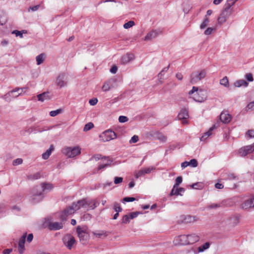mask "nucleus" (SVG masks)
<instances>
[{"mask_svg":"<svg viewBox=\"0 0 254 254\" xmlns=\"http://www.w3.org/2000/svg\"><path fill=\"white\" fill-rule=\"evenodd\" d=\"M97 207L96 201L94 199H83L73 203L72 205L64 209L61 216V219L65 220L67 217L73 214L75 211L83 208L84 210L94 209Z\"/></svg>","mask_w":254,"mask_h":254,"instance_id":"nucleus-1","label":"nucleus"},{"mask_svg":"<svg viewBox=\"0 0 254 254\" xmlns=\"http://www.w3.org/2000/svg\"><path fill=\"white\" fill-rule=\"evenodd\" d=\"M189 95H192L193 99L196 102H202L206 99L205 91L202 90H198V88L193 86L192 89L189 91Z\"/></svg>","mask_w":254,"mask_h":254,"instance_id":"nucleus-2","label":"nucleus"},{"mask_svg":"<svg viewBox=\"0 0 254 254\" xmlns=\"http://www.w3.org/2000/svg\"><path fill=\"white\" fill-rule=\"evenodd\" d=\"M206 72L204 69L197 70L193 72L190 75V82L195 84L206 76Z\"/></svg>","mask_w":254,"mask_h":254,"instance_id":"nucleus-3","label":"nucleus"},{"mask_svg":"<svg viewBox=\"0 0 254 254\" xmlns=\"http://www.w3.org/2000/svg\"><path fill=\"white\" fill-rule=\"evenodd\" d=\"M63 153L69 158H73L80 154L81 149L79 146L74 147H65L62 150Z\"/></svg>","mask_w":254,"mask_h":254,"instance_id":"nucleus-4","label":"nucleus"},{"mask_svg":"<svg viewBox=\"0 0 254 254\" xmlns=\"http://www.w3.org/2000/svg\"><path fill=\"white\" fill-rule=\"evenodd\" d=\"M64 245L68 249L71 250L76 245V241L74 237L70 234L65 235L63 239Z\"/></svg>","mask_w":254,"mask_h":254,"instance_id":"nucleus-5","label":"nucleus"},{"mask_svg":"<svg viewBox=\"0 0 254 254\" xmlns=\"http://www.w3.org/2000/svg\"><path fill=\"white\" fill-rule=\"evenodd\" d=\"M76 232L78 234L80 242L83 245H86L89 239V235L87 232L86 229H83L78 227L76 229Z\"/></svg>","mask_w":254,"mask_h":254,"instance_id":"nucleus-6","label":"nucleus"},{"mask_svg":"<svg viewBox=\"0 0 254 254\" xmlns=\"http://www.w3.org/2000/svg\"><path fill=\"white\" fill-rule=\"evenodd\" d=\"M254 151V143L252 144L244 146L238 150V155L241 157H245L249 154Z\"/></svg>","mask_w":254,"mask_h":254,"instance_id":"nucleus-7","label":"nucleus"},{"mask_svg":"<svg viewBox=\"0 0 254 254\" xmlns=\"http://www.w3.org/2000/svg\"><path fill=\"white\" fill-rule=\"evenodd\" d=\"M100 139L104 142L109 141L117 137L116 133L112 130H108L100 135Z\"/></svg>","mask_w":254,"mask_h":254,"instance_id":"nucleus-8","label":"nucleus"},{"mask_svg":"<svg viewBox=\"0 0 254 254\" xmlns=\"http://www.w3.org/2000/svg\"><path fill=\"white\" fill-rule=\"evenodd\" d=\"M67 82V76L64 73L60 74L56 80V84L60 88L66 86Z\"/></svg>","mask_w":254,"mask_h":254,"instance_id":"nucleus-9","label":"nucleus"},{"mask_svg":"<svg viewBox=\"0 0 254 254\" xmlns=\"http://www.w3.org/2000/svg\"><path fill=\"white\" fill-rule=\"evenodd\" d=\"M187 235H182L176 237L173 240V243L175 245H187Z\"/></svg>","mask_w":254,"mask_h":254,"instance_id":"nucleus-10","label":"nucleus"},{"mask_svg":"<svg viewBox=\"0 0 254 254\" xmlns=\"http://www.w3.org/2000/svg\"><path fill=\"white\" fill-rule=\"evenodd\" d=\"M139 214V212H134L130 213L128 214L125 215L123 216L121 222L122 224H128L129 223L130 220L133 218H136L138 215Z\"/></svg>","mask_w":254,"mask_h":254,"instance_id":"nucleus-11","label":"nucleus"},{"mask_svg":"<svg viewBox=\"0 0 254 254\" xmlns=\"http://www.w3.org/2000/svg\"><path fill=\"white\" fill-rule=\"evenodd\" d=\"M231 14V12L223 10L218 17L217 20L218 23L221 24L224 23Z\"/></svg>","mask_w":254,"mask_h":254,"instance_id":"nucleus-12","label":"nucleus"},{"mask_svg":"<svg viewBox=\"0 0 254 254\" xmlns=\"http://www.w3.org/2000/svg\"><path fill=\"white\" fill-rule=\"evenodd\" d=\"M112 161L109 158V157H104L102 158V162L98 166V171L101 170L106 167L111 165Z\"/></svg>","mask_w":254,"mask_h":254,"instance_id":"nucleus-13","label":"nucleus"},{"mask_svg":"<svg viewBox=\"0 0 254 254\" xmlns=\"http://www.w3.org/2000/svg\"><path fill=\"white\" fill-rule=\"evenodd\" d=\"M189 111L187 109H182L178 115L179 120H183L182 124L187 123V119L189 118Z\"/></svg>","mask_w":254,"mask_h":254,"instance_id":"nucleus-14","label":"nucleus"},{"mask_svg":"<svg viewBox=\"0 0 254 254\" xmlns=\"http://www.w3.org/2000/svg\"><path fill=\"white\" fill-rule=\"evenodd\" d=\"M26 236L27 233H24L19 239L18 242V252L20 254H23L24 251V244L25 242Z\"/></svg>","mask_w":254,"mask_h":254,"instance_id":"nucleus-15","label":"nucleus"},{"mask_svg":"<svg viewBox=\"0 0 254 254\" xmlns=\"http://www.w3.org/2000/svg\"><path fill=\"white\" fill-rule=\"evenodd\" d=\"M231 116L227 111L222 112L220 115V120L224 123H229L231 121Z\"/></svg>","mask_w":254,"mask_h":254,"instance_id":"nucleus-16","label":"nucleus"},{"mask_svg":"<svg viewBox=\"0 0 254 254\" xmlns=\"http://www.w3.org/2000/svg\"><path fill=\"white\" fill-rule=\"evenodd\" d=\"M63 224L62 222H51L48 224V228L50 230H58L63 228Z\"/></svg>","mask_w":254,"mask_h":254,"instance_id":"nucleus-17","label":"nucleus"},{"mask_svg":"<svg viewBox=\"0 0 254 254\" xmlns=\"http://www.w3.org/2000/svg\"><path fill=\"white\" fill-rule=\"evenodd\" d=\"M187 235L188 245L193 244L199 240V236L195 234Z\"/></svg>","mask_w":254,"mask_h":254,"instance_id":"nucleus-18","label":"nucleus"},{"mask_svg":"<svg viewBox=\"0 0 254 254\" xmlns=\"http://www.w3.org/2000/svg\"><path fill=\"white\" fill-rule=\"evenodd\" d=\"M155 169V168L153 167H148L143 169L140 170L138 172V173L135 175L136 178H138V177L144 175L146 174H149L152 171Z\"/></svg>","mask_w":254,"mask_h":254,"instance_id":"nucleus-19","label":"nucleus"},{"mask_svg":"<svg viewBox=\"0 0 254 254\" xmlns=\"http://www.w3.org/2000/svg\"><path fill=\"white\" fill-rule=\"evenodd\" d=\"M133 59V55L132 54L127 53L124 55L121 60V63L125 64L129 63Z\"/></svg>","mask_w":254,"mask_h":254,"instance_id":"nucleus-20","label":"nucleus"},{"mask_svg":"<svg viewBox=\"0 0 254 254\" xmlns=\"http://www.w3.org/2000/svg\"><path fill=\"white\" fill-rule=\"evenodd\" d=\"M113 80H109L103 84L102 87V90L104 92H106L109 91L113 87Z\"/></svg>","mask_w":254,"mask_h":254,"instance_id":"nucleus-21","label":"nucleus"},{"mask_svg":"<svg viewBox=\"0 0 254 254\" xmlns=\"http://www.w3.org/2000/svg\"><path fill=\"white\" fill-rule=\"evenodd\" d=\"M92 234L95 237L98 238H104L108 236V233L103 230L94 231Z\"/></svg>","mask_w":254,"mask_h":254,"instance_id":"nucleus-22","label":"nucleus"},{"mask_svg":"<svg viewBox=\"0 0 254 254\" xmlns=\"http://www.w3.org/2000/svg\"><path fill=\"white\" fill-rule=\"evenodd\" d=\"M158 35V33L156 31L152 30L149 32L144 37L145 41H148L155 38Z\"/></svg>","mask_w":254,"mask_h":254,"instance_id":"nucleus-23","label":"nucleus"},{"mask_svg":"<svg viewBox=\"0 0 254 254\" xmlns=\"http://www.w3.org/2000/svg\"><path fill=\"white\" fill-rule=\"evenodd\" d=\"M248 85V83L243 79L237 80L234 83L235 86L237 87H240L241 86L247 87Z\"/></svg>","mask_w":254,"mask_h":254,"instance_id":"nucleus-24","label":"nucleus"},{"mask_svg":"<svg viewBox=\"0 0 254 254\" xmlns=\"http://www.w3.org/2000/svg\"><path fill=\"white\" fill-rule=\"evenodd\" d=\"M214 128H215V126L213 125L209 128L208 131L205 132L204 134L201 136L200 138L201 141H205L206 138L211 134V132Z\"/></svg>","mask_w":254,"mask_h":254,"instance_id":"nucleus-25","label":"nucleus"},{"mask_svg":"<svg viewBox=\"0 0 254 254\" xmlns=\"http://www.w3.org/2000/svg\"><path fill=\"white\" fill-rule=\"evenodd\" d=\"M197 220L196 218L194 216L187 215L184 217L183 219L184 222L188 223H193L196 221Z\"/></svg>","mask_w":254,"mask_h":254,"instance_id":"nucleus-26","label":"nucleus"},{"mask_svg":"<svg viewBox=\"0 0 254 254\" xmlns=\"http://www.w3.org/2000/svg\"><path fill=\"white\" fill-rule=\"evenodd\" d=\"M54 146L53 145H51L50 146V147L49 149H48L46 152L44 153L43 154H42V158L44 159H47L49 156H50V155L51 154L52 151L54 150Z\"/></svg>","mask_w":254,"mask_h":254,"instance_id":"nucleus-27","label":"nucleus"},{"mask_svg":"<svg viewBox=\"0 0 254 254\" xmlns=\"http://www.w3.org/2000/svg\"><path fill=\"white\" fill-rule=\"evenodd\" d=\"M253 207L251 198L245 201L241 204V208L243 209H248Z\"/></svg>","mask_w":254,"mask_h":254,"instance_id":"nucleus-28","label":"nucleus"},{"mask_svg":"<svg viewBox=\"0 0 254 254\" xmlns=\"http://www.w3.org/2000/svg\"><path fill=\"white\" fill-rule=\"evenodd\" d=\"M45 59V55L44 53H42L38 56H37L36 58V60L37 62V64L39 65L43 63Z\"/></svg>","mask_w":254,"mask_h":254,"instance_id":"nucleus-29","label":"nucleus"},{"mask_svg":"<svg viewBox=\"0 0 254 254\" xmlns=\"http://www.w3.org/2000/svg\"><path fill=\"white\" fill-rule=\"evenodd\" d=\"M41 199V193L38 194L34 193L32 196V201L33 203L39 202Z\"/></svg>","mask_w":254,"mask_h":254,"instance_id":"nucleus-30","label":"nucleus"},{"mask_svg":"<svg viewBox=\"0 0 254 254\" xmlns=\"http://www.w3.org/2000/svg\"><path fill=\"white\" fill-rule=\"evenodd\" d=\"M210 246V244L209 242H206L205 244H204L203 245L200 246L198 248V252L199 253L202 252L204 250L207 249L209 248Z\"/></svg>","mask_w":254,"mask_h":254,"instance_id":"nucleus-31","label":"nucleus"},{"mask_svg":"<svg viewBox=\"0 0 254 254\" xmlns=\"http://www.w3.org/2000/svg\"><path fill=\"white\" fill-rule=\"evenodd\" d=\"M209 22V19L206 16H205V18L202 22V23L200 25V29H204L207 27Z\"/></svg>","mask_w":254,"mask_h":254,"instance_id":"nucleus-32","label":"nucleus"},{"mask_svg":"<svg viewBox=\"0 0 254 254\" xmlns=\"http://www.w3.org/2000/svg\"><path fill=\"white\" fill-rule=\"evenodd\" d=\"M47 94H48V93H47L46 92L39 94L38 95H37V98H38V100L43 102L45 100L48 99Z\"/></svg>","mask_w":254,"mask_h":254,"instance_id":"nucleus-33","label":"nucleus"},{"mask_svg":"<svg viewBox=\"0 0 254 254\" xmlns=\"http://www.w3.org/2000/svg\"><path fill=\"white\" fill-rule=\"evenodd\" d=\"M220 84L226 87H228L229 86V81L227 77L225 76L221 79L220 80Z\"/></svg>","mask_w":254,"mask_h":254,"instance_id":"nucleus-34","label":"nucleus"},{"mask_svg":"<svg viewBox=\"0 0 254 254\" xmlns=\"http://www.w3.org/2000/svg\"><path fill=\"white\" fill-rule=\"evenodd\" d=\"M63 112V109H59L55 111H52L49 114L51 117H55Z\"/></svg>","mask_w":254,"mask_h":254,"instance_id":"nucleus-35","label":"nucleus"},{"mask_svg":"<svg viewBox=\"0 0 254 254\" xmlns=\"http://www.w3.org/2000/svg\"><path fill=\"white\" fill-rule=\"evenodd\" d=\"M135 25V23L132 20H130L128 22L124 24V28L125 29H128Z\"/></svg>","mask_w":254,"mask_h":254,"instance_id":"nucleus-36","label":"nucleus"},{"mask_svg":"<svg viewBox=\"0 0 254 254\" xmlns=\"http://www.w3.org/2000/svg\"><path fill=\"white\" fill-rule=\"evenodd\" d=\"M232 6V5L228 1H227V2L224 5L223 10H226L227 12H231V13H232L233 10L231 8Z\"/></svg>","mask_w":254,"mask_h":254,"instance_id":"nucleus-37","label":"nucleus"},{"mask_svg":"<svg viewBox=\"0 0 254 254\" xmlns=\"http://www.w3.org/2000/svg\"><path fill=\"white\" fill-rule=\"evenodd\" d=\"M94 127V125L93 123L90 122L86 124L84 127L83 130L84 131H87Z\"/></svg>","mask_w":254,"mask_h":254,"instance_id":"nucleus-38","label":"nucleus"},{"mask_svg":"<svg viewBox=\"0 0 254 254\" xmlns=\"http://www.w3.org/2000/svg\"><path fill=\"white\" fill-rule=\"evenodd\" d=\"M114 209L115 211L117 212H121L122 210V208L121 207L120 204L118 202H115L114 204Z\"/></svg>","mask_w":254,"mask_h":254,"instance_id":"nucleus-39","label":"nucleus"},{"mask_svg":"<svg viewBox=\"0 0 254 254\" xmlns=\"http://www.w3.org/2000/svg\"><path fill=\"white\" fill-rule=\"evenodd\" d=\"M27 32L25 30L19 31L18 30H14L12 33L15 34L16 36H20V37H23V33H26Z\"/></svg>","mask_w":254,"mask_h":254,"instance_id":"nucleus-40","label":"nucleus"},{"mask_svg":"<svg viewBox=\"0 0 254 254\" xmlns=\"http://www.w3.org/2000/svg\"><path fill=\"white\" fill-rule=\"evenodd\" d=\"M42 190H51L53 188V186L51 184H43L42 185Z\"/></svg>","mask_w":254,"mask_h":254,"instance_id":"nucleus-41","label":"nucleus"},{"mask_svg":"<svg viewBox=\"0 0 254 254\" xmlns=\"http://www.w3.org/2000/svg\"><path fill=\"white\" fill-rule=\"evenodd\" d=\"M181 195V194L178 192V188L177 187H175V186H174L173 188L172 189L171 192V195Z\"/></svg>","mask_w":254,"mask_h":254,"instance_id":"nucleus-42","label":"nucleus"},{"mask_svg":"<svg viewBox=\"0 0 254 254\" xmlns=\"http://www.w3.org/2000/svg\"><path fill=\"white\" fill-rule=\"evenodd\" d=\"M215 30V28L208 27L204 31V34L206 35L211 34L213 31Z\"/></svg>","mask_w":254,"mask_h":254,"instance_id":"nucleus-43","label":"nucleus"},{"mask_svg":"<svg viewBox=\"0 0 254 254\" xmlns=\"http://www.w3.org/2000/svg\"><path fill=\"white\" fill-rule=\"evenodd\" d=\"M189 165H190L193 167H196L198 165L197 162L195 159H191L190 162H189Z\"/></svg>","mask_w":254,"mask_h":254,"instance_id":"nucleus-44","label":"nucleus"},{"mask_svg":"<svg viewBox=\"0 0 254 254\" xmlns=\"http://www.w3.org/2000/svg\"><path fill=\"white\" fill-rule=\"evenodd\" d=\"M22 162H23V160H22V159H21V158H17L16 159H15L13 161V165L14 166H16V165H20V164H21L22 163Z\"/></svg>","mask_w":254,"mask_h":254,"instance_id":"nucleus-45","label":"nucleus"},{"mask_svg":"<svg viewBox=\"0 0 254 254\" xmlns=\"http://www.w3.org/2000/svg\"><path fill=\"white\" fill-rule=\"evenodd\" d=\"M182 182V178L181 176L178 177L176 179V183L174 185L175 187H178L180 184Z\"/></svg>","mask_w":254,"mask_h":254,"instance_id":"nucleus-46","label":"nucleus"},{"mask_svg":"<svg viewBox=\"0 0 254 254\" xmlns=\"http://www.w3.org/2000/svg\"><path fill=\"white\" fill-rule=\"evenodd\" d=\"M135 200L134 197H126L123 199V202H131Z\"/></svg>","mask_w":254,"mask_h":254,"instance_id":"nucleus-47","label":"nucleus"},{"mask_svg":"<svg viewBox=\"0 0 254 254\" xmlns=\"http://www.w3.org/2000/svg\"><path fill=\"white\" fill-rule=\"evenodd\" d=\"M138 140V137L137 135H133L129 140L130 143H136Z\"/></svg>","mask_w":254,"mask_h":254,"instance_id":"nucleus-48","label":"nucleus"},{"mask_svg":"<svg viewBox=\"0 0 254 254\" xmlns=\"http://www.w3.org/2000/svg\"><path fill=\"white\" fill-rule=\"evenodd\" d=\"M102 158H101V155H100V154H96V155H95L94 156H92L90 160H95V161H98L100 159L102 160Z\"/></svg>","mask_w":254,"mask_h":254,"instance_id":"nucleus-49","label":"nucleus"},{"mask_svg":"<svg viewBox=\"0 0 254 254\" xmlns=\"http://www.w3.org/2000/svg\"><path fill=\"white\" fill-rule=\"evenodd\" d=\"M123 178L122 177H116L114 180V183L115 184H118L123 182Z\"/></svg>","mask_w":254,"mask_h":254,"instance_id":"nucleus-50","label":"nucleus"},{"mask_svg":"<svg viewBox=\"0 0 254 254\" xmlns=\"http://www.w3.org/2000/svg\"><path fill=\"white\" fill-rule=\"evenodd\" d=\"M128 121V118L126 116H121L119 118L120 123H125Z\"/></svg>","mask_w":254,"mask_h":254,"instance_id":"nucleus-51","label":"nucleus"},{"mask_svg":"<svg viewBox=\"0 0 254 254\" xmlns=\"http://www.w3.org/2000/svg\"><path fill=\"white\" fill-rule=\"evenodd\" d=\"M246 78H247V80L250 82H252L254 80L253 76L252 73H247L246 75Z\"/></svg>","mask_w":254,"mask_h":254,"instance_id":"nucleus-52","label":"nucleus"},{"mask_svg":"<svg viewBox=\"0 0 254 254\" xmlns=\"http://www.w3.org/2000/svg\"><path fill=\"white\" fill-rule=\"evenodd\" d=\"M191 187L193 189H199L202 188V185L199 183H195L192 185Z\"/></svg>","mask_w":254,"mask_h":254,"instance_id":"nucleus-53","label":"nucleus"},{"mask_svg":"<svg viewBox=\"0 0 254 254\" xmlns=\"http://www.w3.org/2000/svg\"><path fill=\"white\" fill-rule=\"evenodd\" d=\"M246 135H248L250 138L254 137V130H249L246 133Z\"/></svg>","mask_w":254,"mask_h":254,"instance_id":"nucleus-54","label":"nucleus"},{"mask_svg":"<svg viewBox=\"0 0 254 254\" xmlns=\"http://www.w3.org/2000/svg\"><path fill=\"white\" fill-rule=\"evenodd\" d=\"M254 110V101L250 103L248 105L247 107V110Z\"/></svg>","mask_w":254,"mask_h":254,"instance_id":"nucleus-55","label":"nucleus"},{"mask_svg":"<svg viewBox=\"0 0 254 254\" xmlns=\"http://www.w3.org/2000/svg\"><path fill=\"white\" fill-rule=\"evenodd\" d=\"M97 102L98 100L97 98L90 99L89 101V104L92 106L95 105L97 103Z\"/></svg>","mask_w":254,"mask_h":254,"instance_id":"nucleus-56","label":"nucleus"},{"mask_svg":"<svg viewBox=\"0 0 254 254\" xmlns=\"http://www.w3.org/2000/svg\"><path fill=\"white\" fill-rule=\"evenodd\" d=\"M220 206V204L217 203H213L209 205L208 207L209 208H218Z\"/></svg>","mask_w":254,"mask_h":254,"instance_id":"nucleus-57","label":"nucleus"},{"mask_svg":"<svg viewBox=\"0 0 254 254\" xmlns=\"http://www.w3.org/2000/svg\"><path fill=\"white\" fill-rule=\"evenodd\" d=\"M33 239V235L32 234H29L27 238V241L28 243H30Z\"/></svg>","mask_w":254,"mask_h":254,"instance_id":"nucleus-58","label":"nucleus"},{"mask_svg":"<svg viewBox=\"0 0 254 254\" xmlns=\"http://www.w3.org/2000/svg\"><path fill=\"white\" fill-rule=\"evenodd\" d=\"M117 67L115 65H114L111 68L110 71L113 73H116L117 71Z\"/></svg>","mask_w":254,"mask_h":254,"instance_id":"nucleus-59","label":"nucleus"},{"mask_svg":"<svg viewBox=\"0 0 254 254\" xmlns=\"http://www.w3.org/2000/svg\"><path fill=\"white\" fill-rule=\"evenodd\" d=\"M215 187L217 189H222L223 188L224 186L222 184L217 183L215 185Z\"/></svg>","mask_w":254,"mask_h":254,"instance_id":"nucleus-60","label":"nucleus"},{"mask_svg":"<svg viewBox=\"0 0 254 254\" xmlns=\"http://www.w3.org/2000/svg\"><path fill=\"white\" fill-rule=\"evenodd\" d=\"M236 178V176L234 174H229L228 175V179L229 180H234Z\"/></svg>","mask_w":254,"mask_h":254,"instance_id":"nucleus-61","label":"nucleus"},{"mask_svg":"<svg viewBox=\"0 0 254 254\" xmlns=\"http://www.w3.org/2000/svg\"><path fill=\"white\" fill-rule=\"evenodd\" d=\"M40 7V5H37L34 6H31L29 8L30 9H31L32 11H36Z\"/></svg>","mask_w":254,"mask_h":254,"instance_id":"nucleus-62","label":"nucleus"},{"mask_svg":"<svg viewBox=\"0 0 254 254\" xmlns=\"http://www.w3.org/2000/svg\"><path fill=\"white\" fill-rule=\"evenodd\" d=\"M12 252V249H7L3 250L2 252L3 254H9Z\"/></svg>","mask_w":254,"mask_h":254,"instance_id":"nucleus-63","label":"nucleus"},{"mask_svg":"<svg viewBox=\"0 0 254 254\" xmlns=\"http://www.w3.org/2000/svg\"><path fill=\"white\" fill-rule=\"evenodd\" d=\"M176 77L178 79L180 80L183 78V76L181 73H177L176 75Z\"/></svg>","mask_w":254,"mask_h":254,"instance_id":"nucleus-64","label":"nucleus"}]
</instances>
